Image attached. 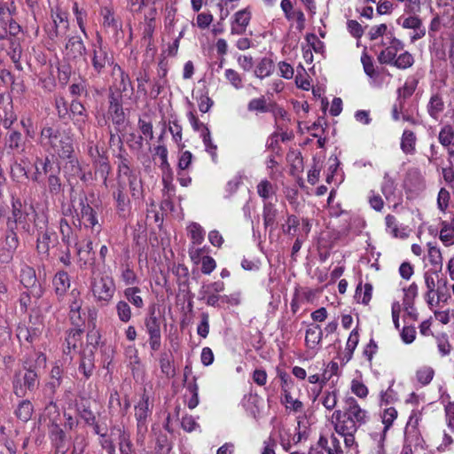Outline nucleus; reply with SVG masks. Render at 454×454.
I'll use <instances>...</instances> for the list:
<instances>
[{
    "label": "nucleus",
    "instance_id": "obj_1",
    "mask_svg": "<svg viewBox=\"0 0 454 454\" xmlns=\"http://www.w3.org/2000/svg\"><path fill=\"white\" fill-rule=\"evenodd\" d=\"M335 431L356 432L369 420V412L361 408L357 401L352 397L344 399L343 406L333 413Z\"/></svg>",
    "mask_w": 454,
    "mask_h": 454
},
{
    "label": "nucleus",
    "instance_id": "obj_2",
    "mask_svg": "<svg viewBox=\"0 0 454 454\" xmlns=\"http://www.w3.org/2000/svg\"><path fill=\"white\" fill-rule=\"evenodd\" d=\"M40 144L49 153L69 159L74 152L72 138L59 126H45L40 132Z\"/></svg>",
    "mask_w": 454,
    "mask_h": 454
},
{
    "label": "nucleus",
    "instance_id": "obj_3",
    "mask_svg": "<svg viewBox=\"0 0 454 454\" xmlns=\"http://www.w3.org/2000/svg\"><path fill=\"white\" fill-rule=\"evenodd\" d=\"M35 210L33 206L21 201L20 199H12V216L9 218V224L15 223V228L25 233L31 234L34 229Z\"/></svg>",
    "mask_w": 454,
    "mask_h": 454
},
{
    "label": "nucleus",
    "instance_id": "obj_4",
    "mask_svg": "<svg viewBox=\"0 0 454 454\" xmlns=\"http://www.w3.org/2000/svg\"><path fill=\"white\" fill-rule=\"evenodd\" d=\"M75 215L74 216V223H78L79 227L83 226L90 229L91 233L98 234L101 231V224L98 222L97 211L88 203L85 196L80 197L79 203L74 207Z\"/></svg>",
    "mask_w": 454,
    "mask_h": 454
},
{
    "label": "nucleus",
    "instance_id": "obj_5",
    "mask_svg": "<svg viewBox=\"0 0 454 454\" xmlns=\"http://www.w3.org/2000/svg\"><path fill=\"white\" fill-rule=\"evenodd\" d=\"M90 289L98 303L107 305L115 293V284L113 278L107 275H98L91 278Z\"/></svg>",
    "mask_w": 454,
    "mask_h": 454
},
{
    "label": "nucleus",
    "instance_id": "obj_6",
    "mask_svg": "<svg viewBox=\"0 0 454 454\" xmlns=\"http://www.w3.org/2000/svg\"><path fill=\"white\" fill-rule=\"evenodd\" d=\"M24 368L26 372H15L12 380L13 393L19 397L25 396L27 391H33L38 383L37 373L32 365H24Z\"/></svg>",
    "mask_w": 454,
    "mask_h": 454
},
{
    "label": "nucleus",
    "instance_id": "obj_7",
    "mask_svg": "<svg viewBox=\"0 0 454 454\" xmlns=\"http://www.w3.org/2000/svg\"><path fill=\"white\" fill-rule=\"evenodd\" d=\"M91 64L98 74L103 73L107 66L114 67V58L103 45L102 37L98 35L96 42L92 44Z\"/></svg>",
    "mask_w": 454,
    "mask_h": 454
},
{
    "label": "nucleus",
    "instance_id": "obj_8",
    "mask_svg": "<svg viewBox=\"0 0 454 454\" xmlns=\"http://www.w3.org/2000/svg\"><path fill=\"white\" fill-rule=\"evenodd\" d=\"M106 116L112 121L115 126V129L118 132L119 128L125 122V114L122 107V95L119 92L109 90L108 94V108Z\"/></svg>",
    "mask_w": 454,
    "mask_h": 454
},
{
    "label": "nucleus",
    "instance_id": "obj_9",
    "mask_svg": "<svg viewBox=\"0 0 454 454\" xmlns=\"http://www.w3.org/2000/svg\"><path fill=\"white\" fill-rule=\"evenodd\" d=\"M152 408L153 403H150L149 396L146 394H144L135 405L137 431L141 437H144L148 430V420L152 415Z\"/></svg>",
    "mask_w": 454,
    "mask_h": 454
},
{
    "label": "nucleus",
    "instance_id": "obj_10",
    "mask_svg": "<svg viewBox=\"0 0 454 454\" xmlns=\"http://www.w3.org/2000/svg\"><path fill=\"white\" fill-rule=\"evenodd\" d=\"M224 288L223 281L203 284L199 291L200 300L204 301L208 306L218 307L219 301L228 300L227 295L219 294Z\"/></svg>",
    "mask_w": 454,
    "mask_h": 454
},
{
    "label": "nucleus",
    "instance_id": "obj_11",
    "mask_svg": "<svg viewBox=\"0 0 454 454\" xmlns=\"http://www.w3.org/2000/svg\"><path fill=\"white\" fill-rule=\"evenodd\" d=\"M20 245L16 231L10 227L3 240L0 242V263L9 264L13 260L14 254Z\"/></svg>",
    "mask_w": 454,
    "mask_h": 454
},
{
    "label": "nucleus",
    "instance_id": "obj_12",
    "mask_svg": "<svg viewBox=\"0 0 454 454\" xmlns=\"http://www.w3.org/2000/svg\"><path fill=\"white\" fill-rule=\"evenodd\" d=\"M20 282L31 297L39 299L43 296L44 289L42 284L38 281L34 268L24 265L20 271Z\"/></svg>",
    "mask_w": 454,
    "mask_h": 454
},
{
    "label": "nucleus",
    "instance_id": "obj_13",
    "mask_svg": "<svg viewBox=\"0 0 454 454\" xmlns=\"http://www.w3.org/2000/svg\"><path fill=\"white\" fill-rule=\"evenodd\" d=\"M145 326L149 335L151 348L153 351L159 350L161 344L160 322V318L155 316L154 311L145 319Z\"/></svg>",
    "mask_w": 454,
    "mask_h": 454
},
{
    "label": "nucleus",
    "instance_id": "obj_14",
    "mask_svg": "<svg viewBox=\"0 0 454 454\" xmlns=\"http://www.w3.org/2000/svg\"><path fill=\"white\" fill-rule=\"evenodd\" d=\"M52 24L46 29V33L50 40L56 42L65 37L69 24L66 14L63 12H56L55 15H52Z\"/></svg>",
    "mask_w": 454,
    "mask_h": 454
},
{
    "label": "nucleus",
    "instance_id": "obj_15",
    "mask_svg": "<svg viewBox=\"0 0 454 454\" xmlns=\"http://www.w3.org/2000/svg\"><path fill=\"white\" fill-rule=\"evenodd\" d=\"M30 324L28 326H22L19 327L17 337L20 341L25 340L28 343H35L39 340L41 338V335L43 332L44 325L43 322L37 320L35 323H32L30 321Z\"/></svg>",
    "mask_w": 454,
    "mask_h": 454
},
{
    "label": "nucleus",
    "instance_id": "obj_16",
    "mask_svg": "<svg viewBox=\"0 0 454 454\" xmlns=\"http://www.w3.org/2000/svg\"><path fill=\"white\" fill-rule=\"evenodd\" d=\"M40 420L43 421L49 431L51 429L60 428V411L57 403L53 400H50L45 405L41 415Z\"/></svg>",
    "mask_w": 454,
    "mask_h": 454
},
{
    "label": "nucleus",
    "instance_id": "obj_17",
    "mask_svg": "<svg viewBox=\"0 0 454 454\" xmlns=\"http://www.w3.org/2000/svg\"><path fill=\"white\" fill-rule=\"evenodd\" d=\"M122 177H127L132 196H137L139 193L141 187L140 181L137 180V176L129 168V162L126 159H123L119 164V183L121 182V184L125 185L124 182L121 181Z\"/></svg>",
    "mask_w": 454,
    "mask_h": 454
},
{
    "label": "nucleus",
    "instance_id": "obj_18",
    "mask_svg": "<svg viewBox=\"0 0 454 454\" xmlns=\"http://www.w3.org/2000/svg\"><path fill=\"white\" fill-rule=\"evenodd\" d=\"M49 437L54 450V454H67L70 444L67 442L66 433L61 427L51 429L49 431Z\"/></svg>",
    "mask_w": 454,
    "mask_h": 454
},
{
    "label": "nucleus",
    "instance_id": "obj_19",
    "mask_svg": "<svg viewBox=\"0 0 454 454\" xmlns=\"http://www.w3.org/2000/svg\"><path fill=\"white\" fill-rule=\"evenodd\" d=\"M251 20V12L245 8L234 13L231 31L232 35H243Z\"/></svg>",
    "mask_w": 454,
    "mask_h": 454
},
{
    "label": "nucleus",
    "instance_id": "obj_20",
    "mask_svg": "<svg viewBox=\"0 0 454 454\" xmlns=\"http://www.w3.org/2000/svg\"><path fill=\"white\" fill-rule=\"evenodd\" d=\"M112 75L114 77L115 81L114 82L111 89L113 91L119 92L122 95V93L126 92L131 86L129 75L124 73L118 64L114 65L112 68Z\"/></svg>",
    "mask_w": 454,
    "mask_h": 454
},
{
    "label": "nucleus",
    "instance_id": "obj_21",
    "mask_svg": "<svg viewBox=\"0 0 454 454\" xmlns=\"http://www.w3.org/2000/svg\"><path fill=\"white\" fill-rule=\"evenodd\" d=\"M4 145L12 153H22L25 152L26 140L19 130L10 129L4 137Z\"/></svg>",
    "mask_w": 454,
    "mask_h": 454
},
{
    "label": "nucleus",
    "instance_id": "obj_22",
    "mask_svg": "<svg viewBox=\"0 0 454 454\" xmlns=\"http://www.w3.org/2000/svg\"><path fill=\"white\" fill-rule=\"evenodd\" d=\"M86 47L79 36H71L66 44V55L69 59H77L84 56Z\"/></svg>",
    "mask_w": 454,
    "mask_h": 454
},
{
    "label": "nucleus",
    "instance_id": "obj_23",
    "mask_svg": "<svg viewBox=\"0 0 454 454\" xmlns=\"http://www.w3.org/2000/svg\"><path fill=\"white\" fill-rule=\"evenodd\" d=\"M34 168L35 172L31 175L30 179L38 184L41 183L43 175H50L53 172V166L49 157L44 159L37 157L34 162Z\"/></svg>",
    "mask_w": 454,
    "mask_h": 454
},
{
    "label": "nucleus",
    "instance_id": "obj_24",
    "mask_svg": "<svg viewBox=\"0 0 454 454\" xmlns=\"http://www.w3.org/2000/svg\"><path fill=\"white\" fill-rule=\"evenodd\" d=\"M71 296L74 300L70 301L69 317L74 325L80 326L83 323V317L81 313L82 301L78 298L79 293H76L75 290L72 291Z\"/></svg>",
    "mask_w": 454,
    "mask_h": 454
},
{
    "label": "nucleus",
    "instance_id": "obj_25",
    "mask_svg": "<svg viewBox=\"0 0 454 454\" xmlns=\"http://www.w3.org/2000/svg\"><path fill=\"white\" fill-rule=\"evenodd\" d=\"M76 254L78 256V263L81 268H86L89 261L92 259L91 253L93 250L92 241L89 239L85 240V244L75 242Z\"/></svg>",
    "mask_w": 454,
    "mask_h": 454
},
{
    "label": "nucleus",
    "instance_id": "obj_26",
    "mask_svg": "<svg viewBox=\"0 0 454 454\" xmlns=\"http://www.w3.org/2000/svg\"><path fill=\"white\" fill-rule=\"evenodd\" d=\"M323 338V331L318 325L308 326L305 334L306 346L310 349H317Z\"/></svg>",
    "mask_w": 454,
    "mask_h": 454
},
{
    "label": "nucleus",
    "instance_id": "obj_27",
    "mask_svg": "<svg viewBox=\"0 0 454 454\" xmlns=\"http://www.w3.org/2000/svg\"><path fill=\"white\" fill-rule=\"evenodd\" d=\"M51 244V234L48 231H42L38 234L36 240V250L41 259L48 260Z\"/></svg>",
    "mask_w": 454,
    "mask_h": 454
},
{
    "label": "nucleus",
    "instance_id": "obj_28",
    "mask_svg": "<svg viewBox=\"0 0 454 454\" xmlns=\"http://www.w3.org/2000/svg\"><path fill=\"white\" fill-rule=\"evenodd\" d=\"M417 137L409 129H404L401 137L400 147L403 153L412 155L416 152Z\"/></svg>",
    "mask_w": 454,
    "mask_h": 454
},
{
    "label": "nucleus",
    "instance_id": "obj_29",
    "mask_svg": "<svg viewBox=\"0 0 454 454\" xmlns=\"http://www.w3.org/2000/svg\"><path fill=\"white\" fill-rule=\"evenodd\" d=\"M124 184H121L118 183V188H117V192H115L114 193V196L116 200V203H117V209H118V212L120 214L121 216L122 217H125L127 213H128V210H129V200L128 199L127 195L124 193Z\"/></svg>",
    "mask_w": 454,
    "mask_h": 454
},
{
    "label": "nucleus",
    "instance_id": "obj_30",
    "mask_svg": "<svg viewBox=\"0 0 454 454\" xmlns=\"http://www.w3.org/2000/svg\"><path fill=\"white\" fill-rule=\"evenodd\" d=\"M52 284L58 295H63L70 287V278L66 271H59L55 274Z\"/></svg>",
    "mask_w": 454,
    "mask_h": 454
},
{
    "label": "nucleus",
    "instance_id": "obj_31",
    "mask_svg": "<svg viewBox=\"0 0 454 454\" xmlns=\"http://www.w3.org/2000/svg\"><path fill=\"white\" fill-rule=\"evenodd\" d=\"M34 413V405L29 400L20 401L15 411V416L22 422H27Z\"/></svg>",
    "mask_w": 454,
    "mask_h": 454
},
{
    "label": "nucleus",
    "instance_id": "obj_32",
    "mask_svg": "<svg viewBox=\"0 0 454 454\" xmlns=\"http://www.w3.org/2000/svg\"><path fill=\"white\" fill-rule=\"evenodd\" d=\"M89 445L88 437L83 433H76L70 444V454H83Z\"/></svg>",
    "mask_w": 454,
    "mask_h": 454
},
{
    "label": "nucleus",
    "instance_id": "obj_33",
    "mask_svg": "<svg viewBox=\"0 0 454 454\" xmlns=\"http://www.w3.org/2000/svg\"><path fill=\"white\" fill-rule=\"evenodd\" d=\"M434 370L433 367L428 365H423L417 369L416 371V380L418 383L422 386H427L433 380L434 377Z\"/></svg>",
    "mask_w": 454,
    "mask_h": 454
},
{
    "label": "nucleus",
    "instance_id": "obj_34",
    "mask_svg": "<svg viewBox=\"0 0 454 454\" xmlns=\"http://www.w3.org/2000/svg\"><path fill=\"white\" fill-rule=\"evenodd\" d=\"M273 71V61L269 58H262L254 69V75L260 79H263L270 76Z\"/></svg>",
    "mask_w": 454,
    "mask_h": 454
},
{
    "label": "nucleus",
    "instance_id": "obj_35",
    "mask_svg": "<svg viewBox=\"0 0 454 454\" xmlns=\"http://www.w3.org/2000/svg\"><path fill=\"white\" fill-rule=\"evenodd\" d=\"M141 289L137 286L127 287L124 292V297L136 308L142 309L144 307V301L140 296Z\"/></svg>",
    "mask_w": 454,
    "mask_h": 454
},
{
    "label": "nucleus",
    "instance_id": "obj_36",
    "mask_svg": "<svg viewBox=\"0 0 454 454\" xmlns=\"http://www.w3.org/2000/svg\"><path fill=\"white\" fill-rule=\"evenodd\" d=\"M82 330L80 329H72L67 333L66 337V348H64V353L66 356L74 350L77 348L78 343L81 340Z\"/></svg>",
    "mask_w": 454,
    "mask_h": 454
},
{
    "label": "nucleus",
    "instance_id": "obj_37",
    "mask_svg": "<svg viewBox=\"0 0 454 454\" xmlns=\"http://www.w3.org/2000/svg\"><path fill=\"white\" fill-rule=\"evenodd\" d=\"M277 215V209L274 207V205L272 203H264L262 209V218L263 224L266 228L270 227L271 229H274Z\"/></svg>",
    "mask_w": 454,
    "mask_h": 454
},
{
    "label": "nucleus",
    "instance_id": "obj_38",
    "mask_svg": "<svg viewBox=\"0 0 454 454\" xmlns=\"http://www.w3.org/2000/svg\"><path fill=\"white\" fill-rule=\"evenodd\" d=\"M282 404L285 405L286 410H290L293 412H302L304 410V405L302 402L298 400L297 398H294L292 395V392L282 395L281 399Z\"/></svg>",
    "mask_w": 454,
    "mask_h": 454
},
{
    "label": "nucleus",
    "instance_id": "obj_39",
    "mask_svg": "<svg viewBox=\"0 0 454 454\" xmlns=\"http://www.w3.org/2000/svg\"><path fill=\"white\" fill-rule=\"evenodd\" d=\"M24 160H21L20 162L15 160L11 166V176L12 180L16 182H22L23 179H28L30 176L23 165Z\"/></svg>",
    "mask_w": 454,
    "mask_h": 454
},
{
    "label": "nucleus",
    "instance_id": "obj_40",
    "mask_svg": "<svg viewBox=\"0 0 454 454\" xmlns=\"http://www.w3.org/2000/svg\"><path fill=\"white\" fill-rule=\"evenodd\" d=\"M444 104L442 98L439 95H433L427 106V111L429 115L437 119L440 113L443 111Z\"/></svg>",
    "mask_w": 454,
    "mask_h": 454
},
{
    "label": "nucleus",
    "instance_id": "obj_41",
    "mask_svg": "<svg viewBox=\"0 0 454 454\" xmlns=\"http://www.w3.org/2000/svg\"><path fill=\"white\" fill-rule=\"evenodd\" d=\"M372 286L371 284H365L363 287L361 284H359L356 290L355 298L358 302L363 304H368L372 299Z\"/></svg>",
    "mask_w": 454,
    "mask_h": 454
},
{
    "label": "nucleus",
    "instance_id": "obj_42",
    "mask_svg": "<svg viewBox=\"0 0 454 454\" xmlns=\"http://www.w3.org/2000/svg\"><path fill=\"white\" fill-rule=\"evenodd\" d=\"M160 367L161 372L168 378H172L176 374L175 367L168 353H162L160 357Z\"/></svg>",
    "mask_w": 454,
    "mask_h": 454
},
{
    "label": "nucleus",
    "instance_id": "obj_43",
    "mask_svg": "<svg viewBox=\"0 0 454 454\" xmlns=\"http://www.w3.org/2000/svg\"><path fill=\"white\" fill-rule=\"evenodd\" d=\"M439 142L444 147L454 145V129L450 125L442 128L438 136Z\"/></svg>",
    "mask_w": 454,
    "mask_h": 454
},
{
    "label": "nucleus",
    "instance_id": "obj_44",
    "mask_svg": "<svg viewBox=\"0 0 454 454\" xmlns=\"http://www.w3.org/2000/svg\"><path fill=\"white\" fill-rule=\"evenodd\" d=\"M63 370L59 365L55 364L51 371V381L47 384V387L51 389L52 394L55 393L57 387L61 384Z\"/></svg>",
    "mask_w": 454,
    "mask_h": 454
},
{
    "label": "nucleus",
    "instance_id": "obj_45",
    "mask_svg": "<svg viewBox=\"0 0 454 454\" xmlns=\"http://www.w3.org/2000/svg\"><path fill=\"white\" fill-rule=\"evenodd\" d=\"M119 450L121 454H136L129 434L125 432L120 434Z\"/></svg>",
    "mask_w": 454,
    "mask_h": 454
},
{
    "label": "nucleus",
    "instance_id": "obj_46",
    "mask_svg": "<svg viewBox=\"0 0 454 454\" xmlns=\"http://www.w3.org/2000/svg\"><path fill=\"white\" fill-rule=\"evenodd\" d=\"M186 389L190 394V397L187 400V406L192 410L199 404V387L195 381L190 382L186 386Z\"/></svg>",
    "mask_w": 454,
    "mask_h": 454
},
{
    "label": "nucleus",
    "instance_id": "obj_47",
    "mask_svg": "<svg viewBox=\"0 0 454 454\" xmlns=\"http://www.w3.org/2000/svg\"><path fill=\"white\" fill-rule=\"evenodd\" d=\"M395 184L394 179L389 176L388 173H385L381 184V192L387 200H389V198L395 194Z\"/></svg>",
    "mask_w": 454,
    "mask_h": 454
},
{
    "label": "nucleus",
    "instance_id": "obj_48",
    "mask_svg": "<svg viewBox=\"0 0 454 454\" xmlns=\"http://www.w3.org/2000/svg\"><path fill=\"white\" fill-rule=\"evenodd\" d=\"M256 189H257L258 195L261 198H262L263 200H267V199L270 198L275 193V189H274L273 184L266 179L262 180L257 184Z\"/></svg>",
    "mask_w": 454,
    "mask_h": 454
},
{
    "label": "nucleus",
    "instance_id": "obj_49",
    "mask_svg": "<svg viewBox=\"0 0 454 454\" xmlns=\"http://www.w3.org/2000/svg\"><path fill=\"white\" fill-rule=\"evenodd\" d=\"M116 311L119 319L121 322L127 323L131 318V309L127 301H120L116 304Z\"/></svg>",
    "mask_w": 454,
    "mask_h": 454
},
{
    "label": "nucleus",
    "instance_id": "obj_50",
    "mask_svg": "<svg viewBox=\"0 0 454 454\" xmlns=\"http://www.w3.org/2000/svg\"><path fill=\"white\" fill-rule=\"evenodd\" d=\"M247 110L250 112H260L266 113L269 111L267 106L266 98L264 96H262L258 98H254L249 101L247 105Z\"/></svg>",
    "mask_w": 454,
    "mask_h": 454
},
{
    "label": "nucleus",
    "instance_id": "obj_51",
    "mask_svg": "<svg viewBox=\"0 0 454 454\" xmlns=\"http://www.w3.org/2000/svg\"><path fill=\"white\" fill-rule=\"evenodd\" d=\"M189 233L191 235V239H192V242L194 244H201V242L204 240V235L205 231L202 229V227L197 223H192L188 227Z\"/></svg>",
    "mask_w": 454,
    "mask_h": 454
},
{
    "label": "nucleus",
    "instance_id": "obj_52",
    "mask_svg": "<svg viewBox=\"0 0 454 454\" xmlns=\"http://www.w3.org/2000/svg\"><path fill=\"white\" fill-rule=\"evenodd\" d=\"M278 376L281 381L282 395L290 393L294 386V382L291 376L287 372L280 370L278 371Z\"/></svg>",
    "mask_w": 454,
    "mask_h": 454
},
{
    "label": "nucleus",
    "instance_id": "obj_53",
    "mask_svg": "<svg viewBox=\"0 0 454 454\" xmlns=\"http://www.w3.org/2000/svg\"><path fill=\"white\" fill-rule=\"evenodd\" d=\"M129 406V402L126 400L125 401V404H124V408L121 407V400H120V396H119V394L117 391H114V393H112L110 395V398H109V408L112 410V411H121L122 413H124L128 408Z\"/></svg>",
    "mask_w": 454,
    "mask_h": 454
},
{
    "label": "nucleus",
    "instance_id": "obj_54",
    "mask_svg": "<svg viewBox=\"0 0 454 454\" xmlns=\"http://www.w3.org/2000/svg\"><path fill=\"white\" fill-rule=\"evenodd\" d=\"M48 191L51 194H59L62 190L60 178L54 172L51 173L47 179Z\"/></svg>",
    "mask_w": 454,
    "mask_h": 454
},
{
    "label": "nucleus",
    "instance_id": "obj_55",
    "mask_svg": "<svg viewBox=\"0 0 454 454\" xmlns=\"http://www.w3.org/2000/svg\"><path fill=\"white\" fill-rule=\"evenodd\" d=\"M59 231L61 233L62 241L69 247L73 241L72 228L66 219H61L59 222Z\"/></svg>",
    "mask_w": 454,
    "mask_h": 454
},
{
    "label": "nucleus",
    "instance_id": "obj_56",
    "mask_svg": "<svg viewBox=\"0 0 454 454\" xmlns=\"http://www.w3.org/2000/svg\"><path fill=\"white\" fill-rule=\"evenodd\" d=\"M414 59L411 53L405 51L400 54L395 60L393 66L400 69H405L413 65Z\"/></svg>",
    "mask_w": 454,
    "mask_h": 454
},
{
    "label": "nucleus",
    "instance_id": "obj_57",
    "mask_svg": "<svg viewBox=\"0 0 454 454\" xmlns=\"http://www.w3.org/2000/svg\"><path fill=\"white\" fill-rule=\"evenodd\" d=\"M385 221L387 230L391 235H393L395 238H403L404 236L403 233L398 229L397 220L394 215H387L385 217Z\"/></svg>",
    "mask_w": 454,
    "mask_h": 454
},
{
    "label": "nucleus",
    "instance_id": "obj_58",
    "mask_svg": "<svg viewBox=\"0 0 454 454\" xmlns=\"http://www.w3.org/2000/svg\"><path fill=\"white\" fill-rule=\"evenodd\" d=\"M397 51H395L390 45L383 50L378 59L381 64L393 65L395 60L396 59Z\"/></svg>",
    "mask_w": 454,
    "mask_h": 454
},
{
    "label": "nucleus",
    "instance_id": "obj_59",
    "mask_svg": "<svg viewBox=\"0 0 454 454\" xmlns=\"http://www.w3.org/2000/svg\"><path fill=\"white\" fill-rule=\"evenodd\" d=\"M300 224L298 217L294 215H288L286 223L283 225V231L286 234L294 236Z\"/></svg>",
    "mask_w": 454,
    "mask_h": 454
},
{
    "label": "nucleus",
    "instance_id": "obj_60",
    "mask_svg": "<svg viewBox=\"0 0 454 454\" xmlns=\"http://www.w3.org/2000/svg\"><path fill=\"white\" fill-rule=\"evenodd\" d=\"M201 137L206 151L215 157L216 155L217 146L213 144L210 131L207 128L204 127Z\"/></svg>",
    "mask_w": 454,
    "mask_h": 454
},
{
    "label": "nucleus",
    "instance_id": "obj_61",
    "mask_svg": "<svg viewBox=\"0 0 454 454\" xmlns=\"http://www.w3.org/2000/svg\"><path fill=\"white\" fill-rule=\"evenodd\" d=\"M224 74L225 78L235 89L239 90L243 87L242 78L237 71L228 68L225 70Z\"/></svg>",
    "mask_w": 454,
    "mask_h": 454
},
{
    "label": "nucleus",
    "instance_id": "obj_62",
    "mask_svg": "<svg viewBox=\"0 0 454 454\" xmlns=\"http://www.w3.org/2000/svg\"><path fill=\"white\" fill-rule=\"evenodd\" d=\"M121 279L127 286H131L137 282V278L135 271L129 267V264H125L121 267Z\"/></svg>",
    "mask_w": 454,
    "mask_h": 454
},
{
    "label": "nucleus",
    "instance_id": "obj_63",
    "mask_svg": "<svg viewBox=\"0 0 454 454\" xmlns=\"http://www.w3.org/2000/svg\"><path fill=\"white\" fill-rule=\"evenodd\" d=\"M397 417V411L394 407L385 409L382 415V423L384 424V432H386L393 424Z\"/></svg>",
    "mask_w": 454,
    "mask_h": 454
},
{
    "label": "nucleus",
    "instance_id": "obj_64",
    "mask_svg": "<svg viewBox=\"0 0 454 454\" xmlns=\"http://www.w3.org/2000/svg\"><path fill=\"white\" fill-rule=\"evenodd\" d=\"M20 126L22 127L27 138L33 139L35 137V129L33 120L30 117H22L20 119Z\"/></svg>",
    "mask_w": 454,
    "mask_h": 454
}]
</instances>
